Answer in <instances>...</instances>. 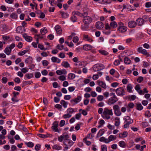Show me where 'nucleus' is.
I'll return each instance as SVG.
<instances>
[{"label":"nucleus","instance_id":"41","mask_svg":"<svg viewBox=\"0 0 151 151\" xmlns=\"http://www.w3.org/2000/svg\"><path fill=\"white\" fill-rule=\"evenodd\" d=\"M87 24L82 25L81 26V28L83 30L85 31L88 29V26Z\"/></svg>","mask_w":151,"mask_h":151},{"label":"nucleus","instance_id":"30","mask_svg":"<svg viewBox=\"0 0 151 151\" xmlns=\"http://www.w3.org/2000/svg\"><path fill=\"white\" fill-rule=\"evenodd\" d=\"M117 23L114 21H113L111 22L110 24V26L111 28L113 29L116 28L117 27Z\"/></svg>","mask_w":151,"mask_h":151},{"label":"nucleus","instance_id":"24","mask_svg":"<svg viewBox=\"0 0 151 151\" xmlns=\"http://www.w3.org/2000/svg\"><path fill=\"white\" fill-rule=\"evenodd\" d=\"M133 87L131 84H129L127 85V92L129 93H131L132 92V89Z\"/></svg>","mask_w":151,"mask_h":151},{"label":"nucleus","instance_id":"3","mask_svg":"<svg viewBox=\"0 0 151 151\" xmlns=\"http://www.w3.org/2000/svg\"><path fill=\"white\" fill-rule=\"evenodd\" d=\"M105 66L101 63H97L94 65L93 67V70L94 71H97L104 69Z\"/></svg>","mask_w":151,"mask_h":151},{"label":"nucleus","instance_id":"21","mask_svg":"<svg viewBox=\"0 0 151 151\" xmlns=\"http://www.w3.org/2000/svg\"><path fill=\"white\" fill-rule=\"evenodd\" d=\"M135 106L137 110L139 111L142 110L143 108V106L140 103H138L136 104Z\"/></svg>","mask_w":151,"mask_h":151},{"label":"nucleus","instance_id":"26","mask_svg":"<svg viewBox=\"0 0 151 151\" xmlns=\"http://www.w3.org/2000/svg\"><path fill=\"white\" fill-rule=\"evenodd\" d=\"M32 58L30 56H29L28 58H27L25 60V63L27 64H31L32 62Z\"/></svg>","mask_w":151,"mask_h":151},{"label":"nucleus","instance_id":"63","mask_svg":"<svg viewBox=\"0 0 151 151\" xmlns=\"http://www.w3.org/2000/svg\"><path fill=\"white\" fill-rule=\"evenodd\" d=\"M145 116H147L148 117H149L151 116V114L149 111H146L145 113Z\"/></svg>","mask_w":151,"mask_h":151},{"label":"nucleus","instance_id":"23","mask_svg":"<svg viewBox=\"0 0 151 151\" xmlns=\"http://www.w3.org/2000/svg\"><path fill=\"white\" fill-rule=\"evenodd\" d=\"M12 50L10 47H7L4 50V52L7 55H9L11 53Z\"/></svg>","mask_w":151,"mask_h":151},{"label":"nucleus","instance_id":"50","mask_svg":"<svg viewBox=\"0 0 151 151\" xmlns=\"http://www.w3.org/2000/svg\"><path fill=\"white\" fill-rule=\"evenodd\" d=\"M104 99V96L101 95H98L97 98V100L99 101H102Z\"/></svg>","mask_w":151,"mask_h":151},{"label":"nucleus","instance_id":"22","mask_svg":"<svg viewBox=\"0 0 151 151\" xmlns=\"http://www.w3.org/2000/svg\"><path fill=\"white\" fill-rule=\"evenodd\" d=\"M116 139V136L113 135H111L109 137L108 139L109 143L110 142L115 140Z\"/></svg>","mask_w":151,"mask_h":151},{"label":"nucleus","instance_id":"32","mask_svg":"<svg viewBox=\"0 0 151 151\" xmlns=\"http://www.w3.org/2000/svg\"><path fill=\"white\" fill-rule=\"evenodd\" d=\"M50 134H48L47 135H45L42 134H37V136L40 137L42 138H47L48 137H50Z\"/></svg>","mask_w":151,"mask_h":151},{"label":"nucleus","instance_id":"57","mask_svg":"<svg viewBox=\"0 0 151 151\" xmlns=\"http://www.w3.org/2000/svg\"><path fill=\"white\" fill-rule=\"evenodd\" d=\"M57 47L58 49L61 50L63 49L64 46L63 45L61 44L58 45Z\"/></svg>","mask_w":151,"mask_h":151},{"label":"nucleus","instance_id":"29","mask_svg":"<svg viewBox=\"0 0 151 151\" xmlns=\"http://www.w3.org/2000/svg\"><path fill=\"white\" fill-rule=\"evenodd\" d=\"M99 141L101 142H104L106 143H108V139L104 137H102L99 139Z\"/></svg>","mask_w":151,"mask_h":151},{"label":"nucleus","instance_id":"39","mask_svg":"<svg viewBox=\"0 0 151 151\" xmlns=\"http://www.w3.org/2000/svg\"><path fill=\"white\" fill-rule=\"evenodd\" d=\"M104 129H100L97 135V137H98V136H101L104 133Z\"/></svg>","mask_w":151,"mask_h":151},{"label":"nucleus","instance_id":"4","mask_svg":"<svg viewBox=\"0 0 151 151\" xmlns=\"http://www.w3.org/2000/svg\"><path fill=\"white\" fill-rule=\"evenodd\" d=\"M116 94L118 96H123L125 94L124 88L122 87L117 88L115 91Z\"/></svg>","mask_w":151,"mask_h":151},{"label":"nucleus","instance_id":"31","mask_svg":"<svg viewBox=\"0 0 151 151\" xmlns=\"http://www.w3.org/2000/svg\"><path fill=\"white\" fill-rule=\"evenodd\" d=\"M60 13L63 18H65L68 17L69 16L68 14L65 12H61Z\"/></svg>","mask_w":151,"mask_h":151},{"label":"nucleus","instance_id":"14","mask_svg":"<svg viewBox=\"0 0 151 151\" xmlns=\"http://www.w3.org/2000/svg\"><path fill=\"white\" fill-rule=\"evenodd\" d=\"M55 29L58 34L61 35L62 32V29L60 27L59 25H56L55 27Z\"/></svg>","mask_w":151,"mask_h":151},{"label":"nucleus","instance_id":"5","mask_svg":"<svg viewBox=\"0 0 151 151\" xmlns=\"http://www.w3.org/2000/svg\"><path fill=\"white\" fill-rule=\"evenodd\" d=\"M113 109L114 110V114L117 116H119L121 115V113L120 110V108L118 105H115L113 106Z\"/></svg>","mask_w":151,"mask_h":151},{"label":"nucleus","instance_id":"34","mask_svg":"<svg viewBox=\"0 0 151 151\" xmlns=\"http://www.w3.org/2000/svg\"><path fill=\"white\" fill-rule=\"evenodd\" d=\"M68 78L70 80H72L75 77V75L73 73H70L69 74L68 76Z\"/></svg>","mask_w":151,"mask_h":151},{"label":"nucleus","instance_id":"59","mask_svg":"<svg viewBox=\"0 0 151 151\" xmlns=\"http://www.w3.org/2000/svg\"><path fill=\"white\" fill-rule=\"evenodd\" d=\"M79 40V39L77 36L74 37L73 38V42L75 43H77Z\"/></svg>","mask_w":151,"mask_h":151},{"label":"nucleus","instance_id":"46","mask_svg":"<svg viewBox=\"0 0 151 151\" xmlns=\"http://www.w3.org/2000/svg\"><path fill=\"white\" fill-rule=\"evenodd\" d=\"M25 144L28 147H32L34 146V144L32 142H26L25 143Z\"/></svg>","mask_w":151,"mask_h":151},{"label":"nucleus","instance_id":"12","mask_svg":"<svg viewBox=\"0 0 151 151\" xmlns=\"http://www.w3.org/2000/svg\"><path fill=\"white\" fill-rule=\"evenodd\" d=\"M124 120L127 124H131L133 122V120L129 116H126L124 118Z\"/></svg>","mask_w":151,"mask_h":151},{"label":"nucleus","instance_id":"35","mask_svg":"<svg viewBox=\"0 0 151 151\" xmlns=\"http://www.w3.org/2000/svg\"><path fill=\"white\" fill-rule=\"evenodd\" d=\"M67 111L68 113L70 114H73L74 112H75L74 109L72 108H70L67 109Z\"/></svg>","mask_w":151,"mask_h":151},{"label":"nucleus","instance_id":"11","mask_svg":"<svg viewBox=\"0 0 151 151\" xmlns=\"http://www.w3.org/2000/svg\"><path fill=\"white\" fill-rule=\"evenodd\" d=\"M74 142L71 140L68 139L67 140H64L63 143L65 145L71 146L73 145Z\"/></svg>","mask_w":151,"mask_h":151},{"label":"nucleus","instance_id":"55","mask_svg":"<svg viewBox=\"0 0 151 151\" xmlns=\"http://www.w3.org/2000/svg\"><path fill=\"white\" fill-rule=\"evenodd\" d=\"M42 65L44 66H47L49 64L47 60H42Z\"/></svg>","mask_w":151,"mask_h":151},{"label":"nucleus","instance_id":"15","mask_svg":"<svg viewBox=\"0 0 151 151\" xmlns=\"http://www.w3.org/2000/svg\"><path fill=\"white\" fill-rule=\"evenodd\" d=\"M23 37L25 38V40L28 42H31L32 40V38L30 36L27 35L26 34H23Z\"/></svg>","mask_w":151,"mask_h":151},{"label":"nucleus","instance_id":"17","mask_svg":"<svg viewBox=\"0 0 151 151\" xmlns=\"http://www.w3.org/2000/svg\"><path fill=\"white\" fill-rule=\"evenodd\" d=\"M128 134V133L127 131H125L123 133H121L119 134L118 137L119 138H124L126 137Z\"/></svg>","mask_w":151,"mask_h":151},{"label":"nucleus","instance_id":"56","mask_svg":"<svg viewBox=\"0 0 151 151\" xmlns=\"http://www.w3.org/2000/svg\"><path fill=\"white\" fill-rule=\"evenodd\" d=\"M38 48H40L42 50H45L47 49L46 48H45L44 47L43 45H41L40 44H38Z\"/></svg>","mask_w":151,"mask_h":151},{"label":"nucleus","instance_id":"38","mask_svg":"<svg viewBox=\"0 0 151 151\" xmlns=\"http://www.w3.org/2000/svg\"><path fill=\"white\" fill-rule=\"evenodd\" d=\"M40 32L42 35H45L47 32V31L46 28L44 27L41 29Z\"/></svg>","mask_w":151,"mask_h":151},{"label":"nucleus","instance_id":"61","mask_svg":"<svg viewBox=\"0 0 151 151\" xmlns=\"http://www.w3.org/2000/svg\"><path fill=\"white\" fill-rule=\"evenodd\" d=\"M102 151H107V147L106 145H103L101 146Z\"/></svg>","mask_w":151,"mask_h":151},{"label":"nucleus","instance_id":"2","mask_svg":"<svg viewBox=\"0 0 151 151\" xmlns=\"http://www.w3.org/2000/svg\"><path fill=\"white\" fill-rule=\"evenodd\" d=\"M127 30V28L125 26L122 22H119L118 23V27L117 30L120 32L124 33Z\"/></svg>","mask_w":151,"mask_h":151},{"label":"nucleus","instance_id":"1","mask_svg":"<svg viewBox=\"0 0 151 151\" xmlns=\"http://www.w3.org/2000/svg\"><path fill=\"white\" fill-rule=\"evenodd\" d=\"M98 112L99 114H101L102 117L103 119H110L111 116L113 114L112 110L109 109L107 108H104V110L102 108H99Z\"/></svg>","mask_w":151,"mask_h":151},{"label":"nucleus","instance_id":"54","mask_svg":"<svg viewBox=\"0 0 151 151\" xmlns=\"http://www.w3.org/2000/svg\"><path fill=\"white\" fill-rule=\"evenodd\" d=\"M35 76L36 78H39L41 76V74L40 72H37L35 73Z\"/></svg>","mask_w":151,"mask_h":151},{"label":"nucleus","instance_id":"7","mask_svg":"<svg viewBox=\"0 0 151 151\" xmlns=\"http://www.w3.org/2000/svg\"><path fill=\"white\" fill-rule=\"evenodd\" d=\"M118 100V99L116 96L111 97L107 101V103L109 105L114 104Z\"/></svg>","mask_w":151,"mask_h":151},{"label":"nucleus","instance_id":"42","mask_svg":"<svg viewBox=\"0 0 151 151\" xmlns=\"http://www.w3.org/2000/svg\"><path fill=\"white\" fill-rule=\"evenodd\" d=\"M17 15L16 13H12L10 15V17L13 19H17Z\"/></svg>","mask_w":151,"mask_h":151},{"label":"nucleus","instance_id":"52","mask_svg":"<svg viewBox=\"0 0 151 151\" xmlns=\"http://www.w3.org/2000/svg\"><path fill=\"white\" fill-rule=\"evenodd\" d=\"M73 14L74 15H77L81 17H82V14L80 13L79 12L77 11V12H72V14Z\"/></svg>","mask_w":151,"mask_h":151},{"label":"nucleus","instance_id":"28","mask_svg":"<svg viewBox=\"0 0 151 151\" xmlns=\"http://www.w3.org/2000/svg\"><path fill=\"white\" fill-rule=\"evenodd\" d=\"M119 145L120 147L124 148L126 146L125 142L123 141H121L119 142Z\"/></svg>","mask_w":151,"mask_h":151},{"label":"nucleus","instance_id":"49","mask_svg":"<svg viewBox=\"0 0 151 151\" xmlns=\"http://www.w3.org/2000/svg\"><path fill=\"white\" fill-rule=\"evenodd\" d=\"M70 19L72 22H74L77 21V18L76 16L73 15L71 17Z\"/></svg>","mask_w":151,"mask_h":151},{"label":"nucleus","instance_id":"18","mask_svg":"<svg viewBox=\"0 0 151 151\" xmlns=\"http://www.w3.org/2000/svg\"><path fill=\"white\" fill-rule=\"evenodd\" d=\"M83 40L86 41H87L90 42L93 41L91 38L88 36V35L85 34H84L83 35Z\"/></svg>","mask_w":151,"mask_h":151},{"label":"nucleus","instance_id":"9","mask_svg":"<svg viewBox=\"0 0 151 151\" xmlns=\"http://www.w3.org/2000/svg\"><path fill=\"white\" fill-rule=\"evenodd\" d=\"M92 18L89 16H86L83 19V22L85 24H88L92 21Z\"/></svg>","mask_w":151,"mask_h":151},{"label":"nucleus","instance_id":"43","mask_svg":"<svg viewBox=\"0 0 151 151\" xmlns=\"http://www.w3.org/2000/svg\"><path fill=\"white\" fill-rule=\"evenodd\" d=\"M99 52L103 55H106L109 54V53L105 50H99Z\"/></svg>","mask_w":151,"mask_h":151},{"label":"nucleus","instance_id":"53","mask_svg":"<svg viewBox=\"0 0 151 151\" xmlns=\"http://www.w3.org/2000/svg\"><path fill=\"white\" fill-rule=\"evenodd\" d=\"M58 79L60 81H64L66 80V78L64 76L62 75L59 77Z\"/></svg>","mask_w":151,"mask_h":151},{"label":"nucleus","instance_id":"36","mask_svg":"<svg viewBox=\"0 0 151 151\" xmlns=\"http://www.w3.org/2000/svg\"><path fill=\"white\" fill-rule=\"evenodd\" d=\"M115 121L114 124L116 126H118L120 124L119 119L118 117H116L115 119Z\"/></svg>","mask_w":151,"mask_h":151},{"label":"nucleus","instance_id":"27","mask_svg":"<svg viewBox=\"0 0 151 151\" xmlns=\"http://www.w3.org/2000/svg\"><path fill=\"white\" fill-rule=\"evenodd\" d=\"M61 65L65 68H68L70 67V65L67 61H63L62 62Z\"/></svg>","mask_w":151,"mask_h":151},{"label":"nucleus","instance_id":"62","mask_svg":"<svg viewBox=\"0 0 151 151\" xmlns=\"http://www.w3.org/2000/svg\"><path fill=\"white\" fill-rule=\"evenodd\" d=\"M27 52V51L26 50H24L22 51H21L19 52L18 53V55L20 56H22L24 55L25 53H26Z\"/></svg>","mask_w":151,"mask_h":151},{"label":"nucleus","instance_id":"37","mask_svg":"<svg viewBox=\"0 0 151 151\" xmlns=\"http://www.w3.org/2000/svg\"><path fill=\"white\" fill-rule=\"evenodd\" d=\"M52 148L53 149H54L57 150H61L62 149V147L60 146L57 145H54L52 146Z\"/></svg>","mask_w":151,"mask_h":151},{"label":"nucleus","instance_id":"16","mask_svg":"<svg viewBox=\"0 0 151 151\" xmlns=\"http://www.w3.org/2000/svg\"><path fill=\"white\" fill-rule=\"evenodd\" d=\"M96 27L98 29H101L104 27L103 24L101 22H98L96 24Z\"/></svg>","mask_w":151,"mask_h":151},{"label":"nucleus","instance_id":"40","mask_svg":"<svg viewBox=\"0 0 151 151\" xmlns=\"http://www.w3.org/2000/svg\"><path fill=\"white\" fill-rule=\"evenodd\" d=\"M16 32L18 33H22L23 32L21 26H18L17 27L16 30Z\"/></svg>","mask_w":151,"mask_h":151},{"label":"nucleus","instance_id":"48","mask_svg":"<svg viewBox=\"0 0 151 151\" xmlns=\"http://www.w3.org/2000/svg\"><path fill=\"white\" fill-rule=\"evenodd\" d=\"M71 116L72 115L71 114L67 113V114H64L63 116V117L64 119H66L70 118L71 117Z\"/></svg>","mask_w":151,"mask_h":151},{"label":"nucleus","instance_id":"19","mask_svg":"<svg viewBox=\"0 0 151 151\" xmlns=\"http://www.w3.org/2000/svg\"><path fill=\"white\" fill-rule=\"evenodd\" d=\"M92 47V46L91 45L88 44H86L83 46V49L86 51H88L91 50Z\"/></svg>","mask_w":151,"mask_h":151},{"label":"nucleus","instance_id":"51","mask_svg":"<svg viewBox=\"0 0 151 151\" xmlns=\"http://www.w3.org/2000/svg\"><path fill=\"white\" fill-rule=\"evenodd\" d=\"M25 77L28 79H30L33 77V75L32 73H27L25 75Z\"/></svg>","mask_w":151,"mask_h":151},{"label":"nucleus","instance_id":"58","mask_svg":"<svg viewBox=\"0 0 151 151\" xmlns=\"http://www.w3.org/2000/svg\"><path fill=\"white\" fill-rule=\"evenodd\" d=\"M5 136L2 135L1 134H0V145H2L1 142H2V139H5Z\"/></svg>","mask_w":151,"mask_h":151},{"label":"nucleus","instance_id":"6","mask_svg":"<svg viewBox=\"0 0 151 151\" xmlns=\"http://www.w3.org/2000/svg\"><path fill=\"white\" fill-rule=\"evenodd\" d=\"M58 121H55L52 124V125L51 127L52 129L55 132H57L60 133L61 130L58 129Z\"/></svg>","mask_w":151,"mask_h":151},{"label":"nucleus","instance_id":"45","mask_svg":"<svg viewBox=\"0 0 151 151\" xmlns=\"http://www.w3.org/2000/svg\"><path fill=\"white\" fill-rule=\"evenodd\" d=\"M111 2V0H102V4H109Z\"/></svg>","mask_w":151,"mask_h":151},{"label":"nucleus","instance_id":"44","mask_svg":"<svg viewBox=\"0 0 151 151\" xmlns=\"http://www.w3.org/2000/svg\"><path fill=\"white\" fill-rule=\"evenodd\" d=\"M60 104L63 105L64 108H66L67 107V105L68 104L64 100H61L60 101Z\"/></svg>","mask_w":151,"mask_h":151},{"label":"nucleus","instance_id":"25","mask_svg":"<svg viewBox=\"0 0 151 151\" xmlns=\"http://www.w3.org/2000/svg\"><path fill=\"white\" fill-rule=\"evenodd\" d=\"M98 81L99 82L98 84L99 86L104 89H106V86L104 82L102 81Z\"/></svg>","mask_w":151,"mask_h":151},{"label":"nucleus","instance_id":"64","mask_svg":"<svg viewBox=\"0 0 151 151\" xmlns=\"http://www.w3.org/2000/svg\"><path fill=\"white\" fill-rule=\"evenodd\" d=\"M65 124V121L64 120H62L60 121L59 125L60 127L63 126Z\"/></svg>","mask_w":151,"mask_h":151},{"label":"nucleus","instance_id":"8","mask_svg":"<svg viewBox=\"0 0 151 151\" xmlns=\"http://www.w3.org/2000/svg\"><path fill=\"white\" fill-rule=\"evenodd\" d=\"M81 96H78L75 99L71 100L70 102L73 105H74L78 102H79L81 100Z\"/></svg>","mask_w":151,"mask_h":151},{"label":"nucleus","instance_id":"10","mask_svg":"<svg viewBox=\"0 0 151 151\" xmlns=\"http://www.w3.org/2000/svg\"><path fill=\"white\" fill-rule=\"evenodd\" d=\"M137 24L139 26H142L145 22V20L142 18H139L137 19L136 21Z\"/></svg>","mask_w":151,"mask_h":151},{"label":"nucleus","instance_id":"13","mask_svg":"<svg viewBox=\"0 0 151 151\" xmlns=\"http://www.w3.org/2000/svg\"><path fill=\"white\" fill-rule=\"evenodd\" d=\"M128 25L130 28H134L136 26L137 23L134 21H130L129 22Z\"/></svg>","mask_w":151,"mask_h":151},{"label":"nucleus","instance_id":"20","mask_svg":"<svg viewBox=\"0 0 151 151\" xmlns=\"http://www.w3.org/2000/svg\"><path fill=\"white\" fill-rule=\"evenodd\" d=\"M52 62L53 63H59L61 62V60L55 57H52L51 58Z\"/></svg>","mask_w":151,"mask_h":151},{"label":"nucleus","instance_id":"47","mask_svg":"<svg viewBox=\"0 0 151 151\" xmlns=\"http://www.w3.org/2000/svg\"><path fill=\"white\" fill-rule=\"evenodd\" d=\"M141 53L147 56H149L150 55V54L148 53L147 50L145 49H143L141 52Z\"/></svg>","mask_w":151,"mask_h":151},{"label":"nucleus","instance_id":"60","mask_svg":"<svg viewBox=\"0 0 151 151\" xmlns=\"http://www.w3.org/2000/svg\"><path fill=\"white\" fill-rule=\"evenodd\" d=\"M21 70L22 72L24 73H25L28 71L27 68H23L21 69Z\"/></svg>","mask_w":151,"mask_h":151},{"label":"nucleus","instance_id":"33","mask_svg":"<svg viewBox=\"0 0 151 151\" xmlns=\"http://www.w3.org/2000/svg\"><path fill=\"white\" fill-rule=\"evenodd\" d=\"M131 60L128 57H126L124 59V62L126 64H129L131 63Z\"/></svg>","mask_w":151,"mask_h":151}]
</instances>
